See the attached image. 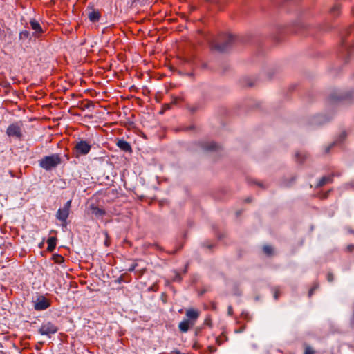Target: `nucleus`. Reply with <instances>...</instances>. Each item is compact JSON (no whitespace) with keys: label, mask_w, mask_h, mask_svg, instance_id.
<instances>
[{"label":"nucleus","mask_w":354,"mask_h":354,"mask_svg":"<svg viewBox=\"0 0 354 354\" xmlns=\"http://www.w3.org/2000/svg\"><path fill=\"white\" fill-rule=\"evenodd\" d=\"M62 162V158L59 154L54 153L50 156H46L39 160V165L46 171H50L56 168Z\"/></svg>","instance_id":"nucleus-1"},{"label":"nucleus","mask_w":354,"mask_h":354,"mask_svg":"<svg viewBox=\"0 0 354 354\" xmlns=\"http://www.w3.org/2000/svg\"><path fill=\"white\" fill-rule=\"evenodd\" d=\"M6 135L12 138L21 140L24 138V123L17 121L8 125L6 131Z\"/></svg>","instance_id":"nucleus-2"},{"label":"nucleus","mask_w":354,"mask_h":354,"mask_svg":"<svg viewBox=\"0 0 354 354\" xmlns=\"http://www.w3.org/2000/svg\"><path fill=\"white\" fill-rule=\"evenodd\" d=\"M71 200L68 201L63 207L59 208L56 214V218L63 223H66L70 212Z\"/></svg>","instance_id":"nucleus-3"},{"label":"nucleus","mask_w":354,"mask_h":354,"mask_svg":"<svg viewBox=\"0 0 354 354\" xmlns=\"http://www.w3.org/2000/svg\"><path fill=\"white\" fill-rule=\"evenodd\" d=\"M57 327L51 322H45L44 323L40 328L39 329V332L42 335H47L48 337L52 334H55L57 331Z\"/></svg>","instance_id":"nucleus-4"},{"label":"nucleus","mask_w":354,"mask_h":354,"mask_svg":"<svg viewBox=\"0 0 354 354\" xmlns=\"http://www.w3.org/2000/svg\"><path fill=\"white\" fill-rule=\"evenodd\" d=\"M234 37L232 35H228L227 37L225 39V41L222 44H214L212 45V48L220 51L223 52L226 50L228 46L233 42Z\"/></svg>","instance_id":"nucleus-5"},{"label":"nucleus","mask_w":354,"mask_h":354,"mask_svg":"<svg viewBox=\"0 0 354 354\" xmlns=\"http://www.w3.org/2000/svg\"><path fill=\"white\" fill-rule=\"evenodd\" d=\"M91 148V145L85 140H80L75 145L77 153L80 155H86L89 153Z\"/></svg>","instance_id":"nucleus-6"},{"label":"nucleus","mask_w":354,"mask_h":354,"mask_svg":"<svg viewBox=\"0 0 354 354\" xmlns=\"http://www.w3.org/2000/svg\"><path fill=\"white\" fill-rule=\"evenodd\" d=\"M48 301L44 297H39L35 301L34 307L37 310H44L49 306Z\"/></svg>","instance_id":"nucleus-7"},{"label":"nucleus","mask_w":354,"mask_h":354,"mask_svg":"<svg viewBox=\"0 0 354 354\" xmlns=\"http://www.w3.org/2000/svg\"><path fill=\"white\" fill-rule=\"evenodd\" d=\"M31 28L34 30L33 35L38 37L42 32L43 30L40 24L35 19H31L30 21Z\"/></svg>","instance_id":"nucleus-8"},{"label":"nucleus","mask_w":354,"mask_h":354,"mask_svg":"<svg viewBox=\"0 0 354 354\" xmlns=\"http://www.w3.org/2000/svg\"><path fill=\"white\" fill-rule=\"evenodd\" d=\"M117 145L121 150H122L125 152H131V147L130 144L124 140H118Z\"/></svg>","instance_id":"nucleus-9"},{"label":"nucleus","mask_w":354,"mask_h":354,"mask_svg":"<svg viewBox=\"0 0 354 354\" xmlns=\"http://www.w3.org/2000/svg\"><path fill=\"white\" fill-rule=\"evenodd\" d=\"M193 324L194 323L189 320H183L179 324V328L182 332L185 333L189 330L190 325Z\"/></svg>","instance_id":"nucleus-10"},{"label":"nucleus","mask_w":354,"mask_h":354,"mask_svg":"<svg viewBox=\"0 0 354 354\" xmlns=\"http://www.w3.org/2000/svg\"><path fill=\"white\" fill-rule=\"evenodd\" d=\"M199 313L194 309H188L186 311V316L190 319L195 320L198 317Z\"/></svg>","instance_id":"nucleus-11"},{"label":"nucleus","mask_w":354,"mask_h":354,"mask_svg":"<svg viewBox=\"0 0 354 354\" xmlns=\"http://www.w3.org/2000/svg\"><path fill=\"white\" fill-rule=\"evenodd\" d=\"M92 214L95 215L96 216H101L104 214V211L95 205H91L90 206Z\"/></svg>","instance_id":"nucleus-12"},{"label":"nucleus","mask_w":354,"mask_h":354,"mask_svg":"<svg viewBox=\"0 0 354 354\" xmlns=\"http://www.w3.org/2000/svg\"><path fill=\"white\" fill-rule=\"evenodd\" d=\"M88 19L92 22H95L100 19V13L97 11L93 10L88 13Z\"/></svg>","instance_id":"nucleus-13"},{"label":"nucleus","mask_w":354,"mask_h":354,"mask_svg":"<svg viewBox=\"0 0 354 354\" xmlns=\"http://www.w3.org/2000/svg\"><path fill=\"white\" fill-rule=\"evenodd\" d=\"M48 249L53 250L56 245V239L55 237H50L47 240Z\"/></svg>","instance_id":"nucleus-14"},{"label":"nucleus","mask_w":354,"mask_h":354,"mask_svg":"<svg viewBox=\"0 0 354 354\" xmlns=\"http://www.w3.org/2000/svg\"><path fill=\"white\" fill-rule=\"evenodd\" d=\"M330 180V177H322L319 180V183L317 184L318 186L321 187V186H323L324 185H326L327 183H328L329 181Z\"/></svg>","instance_id":"nucleus-15"},{"label":"nucleus","mask_w":354,"mask_h":354,"mask_svg":"<svg viewBox=\"0 0 354 354\" xmlns=\"http://www.w3.org/2000/svg\"><path fill=\"white\" fill-rule=\"evenodd\" d=\"M53 260L55 263L61 264L64 262V257L61 255L56 254L53 256Z\"/></svg>","instance_id":"nucleus-16"},{"label":"nucleus","mask_w":354,"mask_h":354,"mask_svg":"<svg viewBox=\"0 0 354 354\" xmlns=\"http://www.w3.org/2000/svg\"><path fill=\"white\" fill-rule=\"evenodd\" d=\"M205 150H214L216 148V145L214 142H210L207 145L203 147Z\"/></svg>","instance_id":"nucleus-17"},{"label":"nucleus","mask_w":354,"mask_h":354,"mask_svg":"<svg viewBox=\"0 0 354 354\" xmlns=\"http://www.w3.org/2000/svg\"><path fill=\"white\" fill-rule=\"evenodd\" d=\"M263 251L264 252L268 254V255H270L272 254V252H273V249L271 246L270 245H265L263 247Z\"/></svg>","instance_id":"nucleus-18"},{"label":"nucleus","mask_w":354,"mask_h":354,"mask_svg":"<svg viewBox=\"0 0 354 354\" xmlns=\"http://www.w3.org/2000/svg\"><path fill=\"white\" fill-rule=\"evenodd\" d=\"M28 36H29V32L27 30L22 31L19 33L20 39L28 38Z\"/></svg>","instance_id":"nucleus-19"},{"label":"nucleus","mask_w":354,"mask_h":354,"mask_svg":"<svg viewBox=\"0 0 354 354\" xmlns=\"http://www.w3.org/2000/svg\"><path fill=\"white\" fill-rule=\"evenodd\" d=\"M304 354H314V351L311 348L307 347L306 348Z\"/></svg>","instance_id":"nucleus-20"},{"label":"nucleus","mask_w":354,"mask_h":354,"mask_svg":"<svg viewBox=\"0 0 354 354\" xmlns=\"http://www.w3.org/2000/svg\"><path fill=\"white\" fill-rule=\"evenodd\" d=\"M333 277L332 274H328V280L329 281H333Z\"/></svg>","instance_id":"nucleus-21"},{"label":"nucleus","mask_w":354,"mask_h":354,"mask_svg":"<svg viewBox=\"0 0 354 354\" xmlns=\"http://www.w3.org/2000/svg\"><path fill=\"white\" fill-rule=\"evenodd\" d=\"M232 306H229L228 307V314L232 315Z\"/></svg>","instance_id":"nucleus-22"},{"label":"nucleus","mask_w":354,"mask_h":354,"mask_svg":"<svg viewBox=\"0 0 354 354\" xmlns=\"http://www.w3.org/2000/svg\"><path fill=\"white\" fill-rule=\"evenodd\" d=\"M313 289H311V290L309 291V296H311V295L313 294Z\"/></svg>","instance_id":"nucleus-23"},{"label":"nucleus","mask_w":354,"mask_h":354,"mask_svg":"<svg viewBox=\"0 0 354 354\" xmlns=\"http://www.w3.org/2000/svg\"><path fill=\"white\" fill-rule=\"evenodd\" d=\"M337 9H338L337 8L335 7V8H333V11H335L336 10H337Z\"/></svg>","instance_id":"nucleus-24"},{"label":"nucleus","mask_w":354,"mask_h":354,"mask_svg":"<svg viewBox=\"0 0 354 354\" xmlns=\"http://www.w3.org/2000/svg\"><path fill=\"white\" fill-rule=\"evenodd\" d=\"M274 298H275V299H277V294H276V293L274 294Z\"/></svg>","instance_id":"nucleus-25"}]
</instances>
